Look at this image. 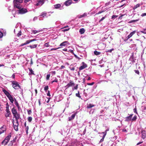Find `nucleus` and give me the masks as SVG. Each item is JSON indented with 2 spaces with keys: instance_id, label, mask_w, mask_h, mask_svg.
I'll use <instances>...</instances> for the list:
<instances>
[{
  "instance_id": "obj_16",
  "label": "nucleus",
  "mask_w": 146,
  "mask_h": 146,
  "mask_svg": "<svg viewBox=\"0 0 146 146\" xmlns=\"http://www.w3.org/2000/svg\"><path fill=\"white\" fill-rule=\"evenodd\" d=\"M141 133L142 138L144 139L146 137V132L145 130H142L141 132Z\"/></svg>"
},
{
  "instance_id": "obj_51",
  "label": "nucleus",
  "mask_w": 146,
  "mask_h": 146,
  "mask_svg": "<svg viewBox=\"0 0 146 146\" xmlns=\"http://www.w3.org/2000/svg\"><path fill=\"white\" fill-rule=\"evenodd\" d=\"M67 52H70V53H71L72 54H73L74 53V52H73V50H68L67 51Z\"/></svg>"
},
{
  "instance_id": "obj_10",
  "label": "nucleus",
  "mask_w": 146,
  "mask_h": 146,
  "mask_svg": "<svg viewBox=\"0 0 146 146\" xmlns=\"http://www.w3.org/2000/svg\"><path fill=\"white\" fill-rule=\"evenodd\" d=\"M133 114H131L128 116H127L125 118V121H131V118L132 117Z\"/></svg>"
},
{
  "instance_id": "obj_64",
  "label": "nucleus",
  "mask_w": 146,
  "mask_h": 146,
  "mask_svg": "<svg viewBox=\"0 0 146 146\" xmlns=\"http://www.w3.org/2000/svg\"><path fill=\"white\" fill-rule=\"evenodd\" d=\"M21 35V32H19L17 34V35L18 36H20Z\"/></svg>"
},
{
  "instance_id": "obj_56",
  "label": "nucleus",
  "mask_w": 146,
  "mask_h": 146,
  "mask_svg": "<svg viewBox=\"0 0 146 146\" xmlns=\"http://www.w3.org/2000/svg\"><path fill=\"white\" fill-rule=\"evenodd\" d=\"M133 111L134 113L136 114H137V109L136 107L133 109Z\"/></svg>"
},
{
  "instance_id": "obj_47",
  "label": "nucleus",
  "mask_w": 146,
  "mask_h": 146,
  "mask_svg": "<svg viewBox=\"0 0 146 146\" xmlns=\"http://www.w3.org/2000/svg\"><path fill=\"white\" fill-rule=\"evenodd\" d=\"M106 17V16H105V17H102L100 20H99V22H100L101 21H102Z\"/></svg>"
},
{
  "instance_id": "obj_21",
  "label": "nucleus",
  "mask_w": 146,
  "mask_h": 146,
  "mask_svg": "<svg viewBox=\"0 0 146 146\" xmlns=\"http://www.w3.org/2000/svg\"><path fill=\"white\" fill-rule=\"evenodd\" d=\"M68 43V42L67 41H65L60 44V46H65L66 45V44Z\"/></svg>"
},
{
  "instance_id": "obj_42",
  "label": "nucleus",
  "mask_w": 146,
  "mask_h": 146,
  "mask_svg": "<svg viewBox=\"0 0 146 146\" xmlns=\"http://www.w3.org/2000/svg\"><path fill=\"white\" fill-rule=\"evenodd\" d=\"M109 130L108 129H107L104 132H103L101 133V134H103V135H105V136H106L107 131H108Z\"/></svg>"
},
{
  "instance_id": "obj_44",
  "label": "nucleus",
  "mask_w": 146,
  "mask_h": 146,
  "mask_svg": "<svg viewBox=\"0 0 146 146\" xmlns=\"http://www.w3.org/2000/svg\"><path fill=\"white\" fill-rule=\"evenodd\" d=\"M48 86H45L44 88V90L45 92H46L48 90Z\"/></svg>"
},
{
  "instance_id": "obj_45",
  "label": "nucleus",
  "mask_w": 146,
  "mask_h": 146,
  "mask_svg": "<svg viewBox=\"0 0 146 146\" xmlns=\"http://www.w3.org/2000/svg\"><path fill=\"white\" fill-rule=\"evenodd\" d=\"M72 65L69 68L71 70L74 71L75 70V68L74 67H71Z\"/></svg>"
},
{
  "instance_id": "obj_15",
  "label": "nucleus",
  "mask_w": 146,
  "mask_h": 146,
  "mask_svg": "<svg viewBox=\"0 0 146 146\" xmlns=\"http://www.w3.org/2000/svg\"><path fill=\"white\" fill-rule=\"evenodd\" d=\"M5 131H6L5 126H2L1 128H0V134L3 133Z\"/></svg>"
},
{
  "instance_id": "obj_49",
  "label": "nucleus",
  "mask_w": 146,
  "mask_h": 146,
  "mask_svg": "<svg viewBox=\"0 0 146 146\" xmlns=\"http://www.w3.org/2000/svg\"><path fill=\"white\" fill-rule=\"evenodd\" d=\"M32 118L31 117H29L28 118V120L29 122H31L32 120Z\"/></svg>"
},
{
  "instance_id": "obj_46",
  "label": "nucleus",
  "mask_w": 146,
  "mask_h": 146,
  "mask_svg": "<svg viewBox=\"0 0 146 146\" xmlns=\"http://www.w3.org/2000/svg\"><path fill=\"white\" fill-rule=\"evenodd\" d=\"M114 50L113 48H112L111 49L108 50L106 51L107 52H111Z\"/></svg>"
},
{
  "instance_id": "obj_22",
  "label": "nucleus",
  "mask_w": 146,
  "mask_h": 146,
  "mask_svg": "<svg viewBox=\"0 0 146 146\" xmlns=\"http://www.w3.org/2000/svg\"><path fill=\"white\" fill-rule=\"evenodd\" d=\"M15 105L17 107L18 109L19 110L20 108V107L19 106V104L17 101V100L15 98Z\"/></svg>"
},
{
  "instance_id": "obj_18",
  "label": "nucleus",
  "mask_w": 146,
  "mask_h": 146,
  "mask_svg": "<svg viewBox=\"0 0 146 146\" xmlns=\"http://www.w3.org/2000/svg\"><path fill=\"white\" fill-rule=\"evenodd\" d=\"M7 97L9 99V100L12 103H13L14 101V99L12 97V96L10 94Z\"/></svg>"
},
{
  "instance_id": "obj_39",
  "label": "nucleus",
  "mask_w": 146,
  "mask_h": 146,
  "mask_svg": "<svg viewBox=\"0 0 146 146\" xmlns=\"http://www.w3.org/2000/svg\"><path fill=\"white\" fill-rule=\"evenodd\" d=\"M32 31L33 33H34V34H35L37 33L40 32V31L33 30Z\"/></svg>"
},
{
  "instance_id": "obj_26",
  "label": "nucleus",
  "mask_w": 146,
  "mask_h": 146,
  "mask_svg": "<svg viewBox=\"0 0 146 146\" xmlns=\"http://www.w3.org/2000/svg\"><path fill=\"white\" fill-rule=\"evenodd\" d=\"M17 137H15V139H14L12 141H11L10 143L11 146H12L13 143L15 142L17 138Z\"/></svg>"
},
{
  "instance_id": "obj_54",
  "label": "nucleus",
  "mask_w": 146,
  "mask_h": 146,
  "mask_svg": "<svg viewBox=\"0 0 146 146\" xmlns=\"http://www.w3.org/2000/svg\"><path fill=\"white\" fill-rule=\"evenodd\" d=\"M28 113L29 115L31 114L32 113L31 111V110H27Z\"/></svg>"
},
{
  "instance_id": "obj_60",
  "label": "nucleus",
  "mask_w": 146,
  "mask_h": 146,
  "mask_svg": "<svg viewBox=\"0 0 146 146\" xmlns=\"http://www.w3.org/2000/svg\"><path fill=\"white\" fill-rule=\"evenodd\" d=\"M82 15V16H83V17H85L87 16V13H84Z\"/></svg>"
},
{
  "instance_id": "obj_4",
  "label": "nucleus",
  "mask_w": 146,
  "mask_h": 146,
  "mask_svg": "<svg viewBox=\"0 0 146 146\" xmlns=\"http://www.w3.org/2000/svg\"><path fill=\"white\" fill-rule=\"evenodd\" d=\"M18 119H15V121H14L13 120V121L14 128L16 131H17L18 130V127L19 125L18 121Z\"/></svg>"
},
{
  "instance_id": "obj_31",
  "label": "nucleus",
  "mask_w": 146,
  "mask_h": 146,
  "mask_svg": "<svg viewBox=\"0 0 146 146\" xmlns=\"http://www.w3.org/2000/svg\"><path fill=\"white\" fill-rule=\"evenodd\" d=\"M120 16H119L118 19H121L122 18H123V17L125 15L127 16V15L126 14H120Z\"/></svg>"
},
{
  "instance_id": "obj_59",
  "label": "nucleus",
  "mask_w": 146,
  "mask_h": 146,
  "mask_svg": "<svg viewBox=\"0 0 146 146\" xmlns=\"http://www.w3.org/2000/svg\"><path fill=\"white\" fill-rule=\"evenodd\" d=\"M94 82H92L91 83H88L87 84L88 85L92 86V85H93L94 84Z\"/></svg>"
},
{
  "instance_id": "obj_19",
  "label": "nucleus",
  "mask_w": 146,
  "mask_h": 146,
  "mask_svg": "<svg viewBox=\"0 0 146 146\" xmlns=\"http://www.w3.org/2000/svg\"><path fill=\"white\" fill-rule=\"evenodd\" d=\"M76 114L74 113L71 115L70 117H68V120L69 121H70L71 120L74 119L75 116Z\"/></svg>"
},
{
  "instance_id": "obj_23",
  "label": "nucleus",
  "mask_w": 146,
  "mask_h": 146,
  "mask_svg": "<svg viewBox=\"0 0 146 146\" xmlns=\"http://www.w3.org/2000/svg\"><path fill=\"white\" fill-rule=\"evenodd\" d=\"M94 54L96 56H98L100 55L101 52H98L96 50H95L94 52Z\"/></svg>"
},
{
  "instance_id": "obj_13",
  "label": "nucleus",
  "mask_w": 146,
  "mask_h": 146,
  "mask_svg": "<svg viewBox=\"0 0 146 146\" xmlns=\"http://www.w3.org/2000/svg\"><path fill=\"white\" fill-rule=\"evenodd\" d=\"M54 7L56 9L60 8V9H63V7L61 6V5L60 4H57L56 5H54Z\"/></svg>"
},
{
  "instance_id": "obj_30",
  "label": "nucleus",
  "mask_w": 146,
  "mask_h": 146,
  "mask_svg": "<svg viewBox=\"0 0 146 146\" xmlns=\"http://www.w3.org/2000/svg\"><path fill=\"white\" fill-rule=\"evenodd\" d=\"M140 6V5L139 3L137 4V5H135L133 8V9L134 10H135L136 9H137V8L139 7Z\"/></svg>"
},
{
  "instance_id": "obj_28",
  "label": "nucleus",
  "mask_w": 146,
  "mask_h": 146,
  "mask_svg": "<svg viewBox=\"0 0 146 146\" xmlns=\"http://www.w3.org/2000/svg\"><path fill=\"white\" fill-rule=\"evenodd\" d=\"M46 14L47 13L46 12L44 11L42 13L41 15L40 16H42V17H44L46 16Z\"/></svg>"
},
{
  "instance_id": "obj_5",
  "label": "nucleus",
  "mask_w": 146,
  "mask_h": 146,
  "mask_svg": "<svg viewBox=\"0 0 146 146\" xmlns=\"http://www.w3.org/2000/svg\"><path fill=\"white\" fill-rule=\"evenodd\" d=\"M45 0H38L37 2H36L35 5L36 6H40L42 5L45 1Z\"/></svg>"
},
{
  "instance_id": "obj_40",
  "label": "nucleus",
  "mask_w": 146,
  "mask_h": 146,
  "mask_svg": "<svg viewBox=\"0 0 146 146\" xmlns=\"http://www.w3.org/2000/svg\"><path fill=\"white\" fill-rule=\"evenodd\" d=\"M25 127V129L26 131V133L27 134H28V130L29 129V127L28 126H27V127Z\"/></svg>"
},
{
  "instance_id": "obj_34",
  "label": "nucleus",
  "mask_w": 146,
  "mask_h": 146,
  "mask_svg": "<svg viewBox=\"0 0 146 146\" xmlns=\"http://www.w3.org/2000/svg\"><path fill=\"white\" fill-rule=\"evenodd\" d=\"M137 119V116L136 115H135L131 119V121H135Z\"/></svg>"
},
{
  "instance_id": "obj_11",
  "label": "nucleus",
  "mask_w": 146,
  "mask_h": 146,
  "mask_svg": "<svg viewBox=\"0 0 146 146\" xmlns=\"http://www.w3.org/2000/svg\"><path fill=\"white\" fill-rule=\"evenodd\" d=\"M5 111L6 112L5 113V116L6 117H9L11 114V113L9 109H6Z\"/></svg>"
},
{
  "instance_id": "obj_63",
  "label": "nucleus",
  "mask_w": 146,
  "mask_h": 146,
  "mask_svg": "<svg viewBox=\"0 0 146 146\" xmlns=\"http://www.w3.org/2000/svg\"><path fill=\"white\" fill-rule=\"evenodd\" d=\"M145 16H146V13H142L141 15V17H143Z\"/></svg>"
},
{
  "instance_id": "obj_58",
  "label": "nucleus",
  "mask_w": 146,
  "mask_h": 146,
  "mask_svg": "<svg viewBox=\"0 0 146 146\" xmlns=\"http://www.w3.org/2000/svg\"><path fill=\"white\" fill-rule=\"evenodd\" d=\"M3 34L2 32L0 31V38H2L3 36Z\"/></svg>"
},
{
  "instance_id": "obj_36",
  "label": "nucleus",
  "mask_w": 146,
  "mask_h": 146,
  "mask_svg": "<svg viewBox=\"0 0 146 146\" xmlns=\"http://www.w3.org/2000/svg\"><path fill=\"white\" fill-rule=\"evenodd\" d=\"M76 96L79 97L80 98H81V96L79 94V92L78 91V93L76 94Z\"/></svg>"
},
{
  "instance_id": "obj_25",
  "label": "nucleus",
  "mask_w": 146,
  "mask_h": 146,
  "mask_svg": "<svg viewBox=\"0 0 146 146\" xmlns=\"http://www.w3.org/2000/svg\"><path fill=\"white\" fill-rule=\"evenodd\" d=\"M85 31V29L84 28L80 29L79 32L81 34H82L84 33Z\"/></svg>"
},
{
  "instance_id": "obj_1",
  "label": "nucleus",
  "mask_w": 146,
  "mask_h": 146,
  "mask_svg": "<svg viewBox=\"0 0 146 146\" xmlns=\"http://www.w3.org/2000/svg\"><path fill=\"white\" fill-rule=\"evenodd\" d=\"M11 111L15 119H19L20 118V115L19 113H17L16 110L14 107L12 108Z\"/></svg>"
},
{
  "instance_id": "obj_57",
  "label": "nucleus",
  "mask_w": 146,
  "mask_h": 146,
  "mask_svg": "<svg viewBox=\"0 0 146 146\" xmlns=\"http://www.w3.org/2000/svg\"><path fill=\"white\" fill-rule=\"evenodd\" d=\"M58 82V80L56 78L54 80L52 81L51 83H53L54 82Z\"/></svg>"
},
{
  "instance_id": "obj_61",
  "label": "nucleus",
  "mask_w": 146,
  "mask_h": 146,
  "mask_svg": "<svg viewBox=\"0 0 146 146\" xmlns=\"http://www.w3.org/2000/svg\"><path fill=\"white\" fill-rule=\"evenodd\" d=\"M47 96H50L49 91H48L47 93Z\"/></svg>"
},
{
  "instance_id": "obj_62",
  "label": "nucleus",
  "mask_w": 146,
  "mask_h": 146,
  "mask_svg": "<svg viewBox=\"0 0 146 146\" xmlns=\"http://www.w3.org/2000/svg\"><path fill=\"white\" fill-rule=\"evenodd\" d=\"M15 74L14 73L12 75V76H11V78L13 79H14L15 78Z\"/></svg>"
},
{
  "instance_id": "obj_32",
  "label": "nucleus",
  "mask_w": 146,
  "mask_h": 146,
  "mask_svg": "<svg viewBox=\"0 0 146 146\" xmlns=\"http://www.w3.org/2000/svg\"><path fill=\"white\" fill-rule=\"evenodd\" d=\"M139 19H137L135 20H131V21H129L128 23H135V22H136L138 21H139Z\"/></svg>"
},
{
  "instance_id": "obj_27",
  "label": "nucleus",
  "mask_w": 146,
  "mask_h": 146,
  "mask_svg": "<svg viewBox=\"0 0 146 146\" xmlns=\"http://www.w3.org/2000/svg\"><path fill=\"white\" fill-rule=\"evenodd\" d=\"M9 142L7 140H6L5 139L2 142V144H3L4 145H6Z\"/></svg>"
},
{
  "instance_id": "obj_2",
  "label": "nucleus",
  "mask_w": 146,
  "mask_h": 146,
  "mask_svg": "<svg viewBox=\"0 0 146 146\" xmlns=\"http://www.w3.org/2000/svg\"><path fill=\"white\" fill-rule=\"evenodd\" d=\"M13 87L15 90L21 88V86L19 85L18 82L15 81H11Z\"/></svg>"
},
{
  "instance_id": "obj_38",
  "label": "nucleus",
  "mask_w": 146,
  "mask_h": 146,
  "mask_svg": "<svg viewBox=\"0 0 146 146\" xmlns=\"http://www.w3.org/2000/svg\"><path fill=\"white\" fill-rule=\"evenodd\" d=\"M105 136H106L105 134L104 135H103L102 138L100 140V143L104 141V139Z\"/></svg>"
},
{
  "instance_id": "obj_14",
  "label": "nucleus",
  "mask_w": 146,
  "mask_h": 146,
  "mask_svg": "<svg viewBox=\"0 0 146 146\" xmlns=\"http://www.w3.org/2000/svg\"><path fill=\"white\" fill-rule=\"evenodd\" d=\"M135 31H134L132 32H131L129 35L126 38V40H127L131 38L135 33Z\"/></svg>"
},
{
  "instance_id": "obj_6",
  "label": "nucleus",
  "mask_w": 146,
  "mask_h": 146,
  "mask_svg": "<svg viewBox=\"0 0 146 146\" xmlns=\"http://www.w3.org/2000/svg\"><path fill=\"white\" fill-rule=\"evenodd\" d=\"M74 85L75 84L71 80H70L69 81V82L66 86L65 87L67 89L70 87L74 86Z\"/></svg>"
},
{
  "instance_id": "obj_43",
  "label": "nucleus",
  "mask_w": 146,
  "mask_h": 146,
  "mask_svg": "<svg viewBox=\"0 0 146 146\" xmlns=\"http://www.w3.org/2000/svg\"><path fill=\"white\" fill-rule=\"evenodd\" d=\"M50 74H48L47 75L46 77V80H48L49 79V78H50Z\"/></svg>"
},
{
  "instance_id": "obj_24",
  "label": "nucleus",
  "mask_w": 146,
  "mask_h": 146,
  "mask_svg": "<svg viewBox=\"0 0 146 146\" xmlns=\"http://www.w3.org/2000/svg\"><path fill=\"white\" fill-rule=\"evenodd\" d=\"M11 137V134H9L5 139L6 140H7L8 141L10 140V138Z\"/></svg>"
},
{
  "instance_id": "obj_8",
  "label": "nucleus",
  "mask_w": 146,
  "mask_h": 146,
  "mask_svg": "<svg viewBox=\"0 0 146 146\" xmlns=\"http://www.w3.org/2000/svg\"><path fill=\"white\" fill-rule=\"evenodd\" d=\"M36 40L35 39H34L31 40H27L25 43L21 44V46H23L33 41H36Z\"/></svg>"
},
{
  "instance_id": "obj_53",
  "label": "nucleus",
  "mask_w": 146,
  "mask_h": 146,
  "mask_svg": "<svg viewBox=\"0 0 146 146\" xmlns=\"http://www.w3.org/2000/svg\"><path fill=\"white\" fill-rule=\"evenodd\" d=\"M134 71L135 72L138 74H139V71L138 70H134Z\"/></svg>"
},
{
  "instance_id": "obj_48",
  "label": "nucleus",
  "mask_w": 146,
  "mask_h": 146,
  "mask_svg": "<svg viewBox=\"0 0 146 146\" xmlns=\"http://www.w3.org/2000/svg\"><path fill=\"white\" fill-rule=\"evenodd\" d=\"M142 33L146 34V29H144L141 32Z\"/></svg>"
},
{
  "instance_id": "obj_12",
  "label": "nucleus",
  "mask_w": 146,
  "mask_h": 146,
  "mask_svg": "<svg viewBox=\"0 0 146 146\" xmlns=\"http://www.w3.org/2000/svg\"><path fill=\"white\" fill-rule=\"evenodd\" d=\"M72 3V0H68L66 1L64 3V4L66 6H68Z\"/></svg>"
},
{
  "instance_id": "obj_17",
  "label": "nucleus",
  "mask_w": 146,
  "mask_h": 146,
  "mask_svg": "<svg viewBox=\"0 0 146 146\" xmlns=\"http://www.w3.org/2000/svg\"><path fill=\"white\" fill-rule=\"evenodd\" d=\"M129 60L131 61L133 63H134L135 62V59L134 58L133 55V54L129 58Z\"/></svg>"
},
{
  "instance_id": "obj_7",
  "label": "nucleus",
  "mask_w": 146,
  "mask_h": 146,
  "mask_svg": "<svg viewBox=\"0 0 146 146\" xmlns=\"http://www.w3.org/2000/svg\"><path fill=\"white\" fill-rule=\"evenodd\" d=\"M27 12V9L25 8H22L18 11V13L20 14H23Z\"/></svg>"
},
{
  "instance_id": "obj_52",
  "label": "nucleus",
  "mask_w": 146,
  "mask_h": 146,
  "mask_svg": "<svg viewBox=\"0 0 146 146\" xmlns=\"http://www.w3.org/2000/svg\"><path fill=\"white\" fill-rule=\"evenodd\" d=\"M44 46H45L46 47L49 46V42H47V43H45L44 44Z\"/></svg>"
},
{
  "instance_id": "obj_3",
  "label": "nucleus",
  "mask_w": 146,
  "mask_h": 146,
  "mask_svg": "<svg viewBox=\"0 0 146 146\" xmlns=\"http://www.w3.org/2000/svg\"><path fill=\"white\" fill-rule=\"evenodd\" d=\"M23 0H14L13 1L14 6L18 9H20L21 8L20 5L19 3H21Z\"/></svg>"
},
{
  "instance_id": "obj_37",
  "label": "nucleus",
  "mask_w": 146,
  "mask_h": 146,
  "mask_svg": "<svg viewBox=\"0 0 146 146\" xmlns=\"http://www.w3.org/2000/svg\"><path fill=\"white\" fill-rule=\"evenodd\" d=\"M78 88V85H76L72 88V90L74 91V90H77Z\"/></svg>"
},
{
  "instance_id": "obj_35",
  "label": "nucleus",
  "mask_w": 146,
  "mask_h": 146,
  "mask_svg": "<svg viewBox=\"0 0 146 146\" xmlns=\"http://www.w3.org/2000/svg\"><path fill=\"white\" fill-rule=\"evenodd\" d=\"M94 106L93 104H89L87 106V108H91Z\"/></svg>"
},
{
  "instance_id": "obj_41",
  "label": "nucleus",
  "mask_w": 146,
  "mask_h": 146,
  "mask_svg": "<svg viewBox=\"0 0 146 146\" xmlns=\"http://www.w3.org/2000/svg\"><path fill=\"white\" fill-rule=\"evenodd\" d=\"M118 17L117 15H113L111 17V19H114Z\"/></svg>"
},
{
  "instance_id": "obj_20",
  "label": "nucleus",
  "mask_w": 146,
  "mask_h": 146,
  "mask_svg": "<svg viewBox=\"0 0 146 146\" xmlns=\"http://www.w3.org/2000/svg\"><path fill=\"white\" fill-rule=\"evenodd\" d=\"M2 91L7 97L10 95V94L8 92H7V90H6L4 89H2Z\"/></svg>"
},
{
  "instance_id": "obj_9",
  "label": "nucleus",
  "mask_w": 146,
  "mask_h": 146,
  "mask_svg": "<svg viewBox=\"0 0 146 146\" xmlns=\"http://www.w3.org/2000/svg\"><path fill=\"white\" fill-rule=\"evenodd\" d=\"M82 66H80L79 68V70H81L85 68L87 66V65L85 64L84 62H82Z\"/></svg>"
},
{
  "instance_id": "obj_50",
  "label": "nucleus",
  "mask_w": 146,
  "mask_h": 146,
  "mask_svg": "<svg viewBox=\"0 0 146 146\" xmlns=\"http://www.w3.org/2000/svg\"><path fill=\"white\" fill-rule=\"evenodd\" d=\"M6 109H9V105L8 103H7L6 104Z\"/></svg>"
},
{
  "instance_id": "obj_33",
  "label": "nucleus",
  "mask_w": 146,
  "mask_h": 146,
  "mask_svg": "<svg viewBox=\"0 0 146 146\" xmlns=\"http://www.w3.org/2000/svg\"><path fill=\"white\" fill-rule=\"evenodd\" d=\"M37 44H34L33 45H30L29 46V47L31 48H36L37 47Z\"/></svg>"
},
{
  "instance_id": "obj_29",
  "label": "nucleus",
  "mask_w": 146,
  "mask_h": 146,
  "mask_svg": "<svg viewBox=\"0 0 146 146\" xmlns=\"http://www.w3.org/2000/svg\"><path fill=\"white\" fill-rule=\"evenodd\" d=\"M29 70L30 71V72H29V74H33L35 75L34 74V71H33V70H32V69L31 68H29Z\"/></svg>"
},
{
  "instance_id": "obj_55",
  "label": "nucleus",
  "mask_w": 146,
  "mask_h": 146,
  "mask_svg": "<svg viewBox=\"0 0 146 146\" xmlns=\"http://www.w3.org/2000/svg\"><path fill=\"white\" fill-rule=\"evenodd\" d=\"M60 48V47H59L58 48H52V49H51V50H56L57 49L59 48Z\"/></svg>"
}]
</instances>
